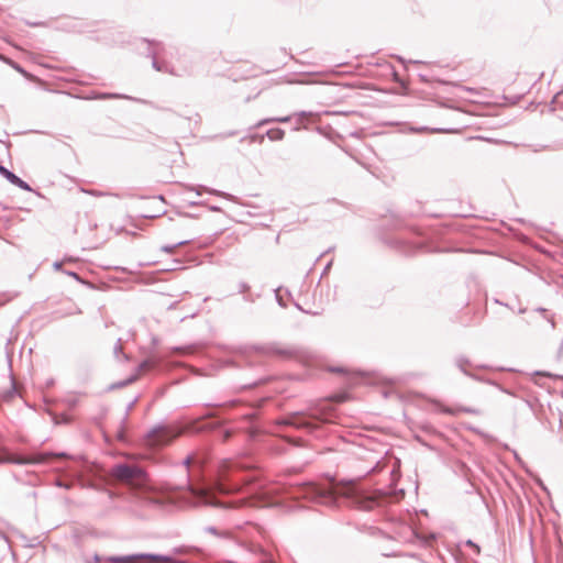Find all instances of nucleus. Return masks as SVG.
<instances>
[{"label": "nucleus", "instance_id": "nucleus-6", "mask_svg": "<svg viewBox=\"0 0 563 563\" xmlns=\"http://www.w3.org/2000/svg\"><path fill=\"white\" fill-rule=\"evenodd\" d=\"M285 424L294 426L296 428H311V422L300 415H294L283 421Z\"/></svg>", "mask_w": 563, "mask_h": 563}, {"label": "nucleus", "instance_id": "nucleus-7", "mask_svg": "<svg viewBox=\"0 0 563 563\" xmlns=\"http://www.w3.org/2000/svg\"><path fill=\"white\" fill-rule=\"evenodd\" d=\"M192 494L205 505H212V496L207 489H192Z\"/></svg>", "mask_w": 563, "mask_h": 563}, {"label": "nucleus", "instance_id": "nucleus-10", "mask_svg": "<svg viewBox=\"0 0 563 563\" xmlns=\"http://www.w3.org/2000/svg\"><path fill=\"white\" fill-rule=\"evenodd\" d=\"M470 545H472L474 549H476V551H478V545L472 544L471 542Z\"/></svg>", "mask_w": 563, "mask_h": 563}, {"label": "nucleus", "instance_id": "nucleus-5", "mask_svg": "<svg viewBox=\"0 0 563 563\" xmlns=\"http://www.w3.org/2000/svg\"><path fill=\"white\" fill-rule=\"evenodd\" d=\"M0 174L4 176L11 184L24 189L30 190V186L23 181L21 178H19L16 175L11 173L9 169L0 165Z\"/></svg>", "mask_w": 563, "mask_h": 563}, {"label": "nucleus", "instance_id": "nucleus-11", "mask_svg": "<svg viewBox=\"0 0 563 563\" xmlns=\"http://www.w3.org/2000/svg\"><path fill=\"white\" fill-rule=\"evenodd\" d=\"M44 461V456H42L41 459H37L36 462H42Z\"/></svg>", "mask_w": 563, "mask_h": 563}, {"label": "nucleus", "instance_id": "nucleus-4", "mask_svg": "<svg viewBox=\"0 0 563 563\" xmlns=\"http://www.w3.org/2000/svg\"><path fill=\"white\" fill-rule=\"evenodd\" d=\"M139 561H150L151 563H170L167 559L161 560L157 556L145 554L112 559L111 563H136Z\"/></svg>", "mask_w": 563, "mask_h": 563}, {"label": "nucleus", "instance_id": "nucleus-3", "mask_svg": "<svg viewBox=\"0 0 563 563\" xmlns=\"http://www.w3.org/2000/svg\"><path fill=\"white\" fill-rule=\"evenodd\" d=\"M189 427L167 426L154 429L147 437L150 446H162L187 432Z\"/></svg>", "mask_w": 563, "mask_h": 563}, {"label": "nucleus", "instance_id": "nucleus-2", "mask_svg": "<svg viewBox=\"0 0 563 563\" xmlns=\"http://www.w3.org/2000/svg\"><path fill=\"white\" fill-rule=\"evenodd\" d=\"M109 475L114 481L125 484L131 488H143L148 482L146 473L136 465H115L110 470Z\"/></svg>", "mask_w": 563, "mask_h": 563}, {"label": "nucleus", "instance_id": "nucleus-1", "mask_svg": "<svg viewBox=\"0 0 563 563\" xmlns=\"http://www.w3.org/2000/svg\"><path fill=\"white\" fill-rule=\"evenodd\" d=\"M302 497L320 503H330L338 497H343L358 509L371 510L376 506H382L387 495L382 493L367 494L355 482H333L329 489L314 484H306L302 487Z\"/></svg>", "mask_w": 563, "mask_h": 563}, {"label": "nucleus", "instance_id": "nucleus-8", "mask_svg": "<svg viewBox=\"0 0 563 563\" xmlns=\"http://www.w3.org/2000/svg\"><path fill=\"white\" fill-rule=\"evenodd\" d=\"M224 481H227L225 472H224V470H221L220 474H219V481H218V484H217V489L220 493H228L229 492V489H227L224 487V484H223Z\"/></svg>", "mask_w": 563, "mask_h": 563}, {"label": "nucleus", "instance_id": "nucleus-9", "mask_svg": "<svg viewBox=\"0 0 563 563\" xmlns=\"http://www.w3.org/2000/svg\"><path fill=\"white\" fill-rule=\"evenodd\" d=\"M441 410L449 415H455L457 412V410L450 409V408H441Z\"/></svg>", "mask_w": 563, "mask_h": 563}]
</instances>
